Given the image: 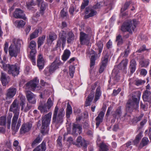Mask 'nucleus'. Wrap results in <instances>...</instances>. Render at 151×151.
<instances>
[{
  "label": "nucleus",
  "instance_id": "4be33fe9",
  "mask_svg": "<svg viewBox=\"0 0 151 151\" xmlns=\"http://www.w3.org/2000/svg\"><path fill=\"white\" fill-rule=\"evenodd\" d=\"M57 35L55 33H50L48 37H47V42L48 43L51 44L53 41L57 39Z\"/></svg>",
  "mask_w": 151,
  "mask_h": 151
},
{
  "label": "nucleus",
  "instance_id": "412c9836",
  "mask_svg": "<svg viewBox=\"0 0 151 151\" xmlns=\"http://www.w3.org/2000/svg\"><path fill=\"white\" fill-rule=\"evenodd\" d=\"M38 109L43 114H45L47 112L49 109L47 108L45 103L40 102L38 107Z\"/></svg>",
  "mask_w": 151,
  "mask_h": 151
},
{
  "label": "nucleus",
  "instance_id": "4c0bfd02",
  "mask_svg": "<svg viewBox=\"0 0 151 151\" xmlns=\"http://www.w3.org/2000/svg\"><path fill=\"white\" fill-rule=\"evenodd\" d=\"M93 98V96L91 95H89L86 99L85 103V106H87L90 105V103Z\"/></svg>",
  "mask_w": 151,
  "mask_h": 151
},
{
  "label": "nucleus",
  "instance_id": "f03ea898",
  "mask_svg": "<svg viewBox=\"0 0 151 151\" xmlns=\"http://www.w3.org/2000/svg\"><path fill=\"white\" fill-rule=\"evenodd\" d=\"M141 95V93L139 91H136L133 92L132 97L129 99L127 103L126 106L129 110L132 111L138 109Z\"/></svg>",
  "mask_w": 151,
  "mask_h": 151
},
{
  "label": "nucleus",
  "instance_id": "774afa93",
  "mask_svg": "<svg viewBox=\"0 0 151 151\" xmlns=\"http://www.w3.org/2000/svg\"><path fill=\"white\" fill-rule=\"evenodd\" d=\"M27 8L29 9L30 7L33 6H35V3L33 1H30L27 3Z\"/></svg>",
  "mask_w": 151,
  "mask_h": 151
},
{
  "label": "nucleus",
  "instance_id": "c85d7f7f",
  "mask_svg": "<svg viewBox=\"0 0 151 151\" xmlns=\"http://www.w3.org/2000/svg\"><path fill=\"white\" fill-rule=\"evenodd\" d=\"M41 30L40 28H39L36 29L35 31L30 35V40H31L37 37L38 33L40 32L41 33Z\"/></svg>",
  "mask_w": 151,
  "mask_h": 151
},
{
  "label": "nucleus",
  "instance_id": "69168bd1",
  "mask_svg": "<svg viewBox=\"0 0 151 151\" xmlns=\"http://www.w3.org/2000/svg\"><path fill=\"white\" fill-rule=\"evenodd\" d=\"M149 62L148 60L146 61H143L141 63V65L142 67H146L149 65Z\"/></svg>",
  "mask_w": 151,
  "mask_h": 151
},
{
  "label": "nucleus",
  "instance_id": "680f3d73",
  "mask_svg": "<svg viewBox=\"0 0 151 151\" xmlns=\"http://www.w3.org/2000/svg\"><path fill=\"white\" fill-rule=\"evenodd\" d=\"M44 74L47 76H50L52 73L50 72L49 68L48 67L46 68L44 71Z\"/></svg>",
  "mask_w": 151,
  "mask_h": 151
},
{
  "label": "nucleus",
  "instance_id": "5701e85b",
  "mask_svg": "<svg viewBox=\"0 0 151 151\" xmlns=\"http://www.w3.org/2000/svg\"><path fill=\"white\" fill-rule=\"evenodd\" d=\"M97 145L99 147V151H108L109 150L108 146L104 142L97 144Z\"/></svg>",
  "mask_w": 151,
  "mask_h": 151
},
{
  "label": "nucleus",
  "instance_id": "c03bdc74",
  "mask_svg": "<svg viewBox=\"0 0 151 151\" xmlns=\"http://www.w3.org/2000/svg\"><path fill=\"white\" fill-rule=\"evenodd\" d=\"M75 68L73 65H70L69 67V72L70 76L73 78L74 73L75 72Z\"/></svg>",
  "mask_w": 151,
  "mask_h": 151
},
{
  "label": "nucleus",
  "instance_id": "a211bd4d",
  "mask_svg": "<svg viewBox=\"0 0 151 151\" xmlns=\"http://www.w3.org/2000/svg\"><path fill=\"white\" fill-rule=\"evenodd\" d=\"M0 79L3 86H6L9 81V78L6 76L5 73L3 72L1 73Z\"/></svg>",
  "mask_w": 151,
  "mask_h": 151
},
{
  "label": "nucleus",
  "instance_id": "dca6fc26",
  "mask_svg": "<svg viewBox=\"0 0 151 151\" xmlns=\"http://www.w3.org/2000/svg\"><path fill=\"white\" fill-rule=\"evenodd\" d=\"M85 13L86 14L84 17L85 19H88L90 17H92L96 15L97 13L94 10L92 9L89 7H86L85 9Z\"/></svg>",
  "mask_w": 151,
  "mask_h": 151
},
{
  "label": "nucleus",
  "instance_id": "ea45409f",
  "mask_svg": "<svg viewBox=\"0 0 151 151\" xmlns=\"http://www.w3.org/2000/svg\"><path fill=\"white\" fill-rule=\"evenodd\" d=\"M16 24L18 27H23L25 25V22L22 20H17L14 22V24Z\"/></svg>",
  "mask_w": 151,
  "mask_h": 151
},
{
  "label": "nucleus",
  "instance_id": "49530a36",
  "mask_svg": "<svg viewBox=\"0 0 151 151\" xmlns=\"http://www.w3.org/2000/svg\"><path fill=\"white\" fill-rule=\"evenodd\" d=\"M122 114V111L121 110V108L120 107H118V108L116 109V110L114 114H113L114 116L115 117H116L117 116H120Z\"/></svg>",
  "mask_w": 151,
  "mask_h": 151
},
{
  "label": "nucleus",
  "instance_id": "b1692460",
  "mask_svg": "<svg viewBox=\"0 0 151 151\" xmlns=\"http://www.w3.org/2000/svg\"><path fill=\"white\" fill-rule=\"evenodd\" d=\"M46 149L45 143L43 142L42 143L35 148L33 151H45Z\"/></svg>",
  "mask_w": 151,
  "mask_h": 151
},
{
  "label": "nucleus",
  "instance_id": "393cba45",
  "mask_svg": "<svg viewBox=\"0 0 151 151\" xmlns=\"http://www.w3.org/2000/svg\"><path fill=\"white\" fill-rule=\"evenodd\" d=\"M136 65V62L134 60H132L130 61L129 69L132 73H133L135 71Z\"/></svg>",
  "mask_w": 151,
  "mask_h": 151
},
{
  "label": "nucleus",
  "instance_id": "2eb2a0df",
  "mask_svg": "<svg viewBox=\"0 0 151 151\" xmlns=\"http://www.w3.org/2000/svg\"><path fill=\"white\" fill-rule=\"evenodd\" d=\"M9 74H12L14 76L17 75L19 74V68L16 65H11L8 70Z\"/></svg>",
  "mask_w": 151,
  "mask_h": 151
},
{
  "label": "nucleus",
  "instance_id": "4468645a",
  "mask_svg": "<svg viewBox=\"0 0 151 151\" xmlns=\"http://www.w3.org/2000/svg\"><path fill=\"white\" fill-rule=\"evenodd\" d=\"M14 16L16 18L22 19L24 20H26L27 19L23 11L19 9H16L14 13Z\"/></svg>",
  "mask_w": 151,
  "mask_h": 151
},
{
  "label": "nucleus",
  "instance_id": "0e129e2a",
  "mask_svg": "<svg viewBox=\"0 0 151 151\" xmlns=\"http://www.w3.org/2000/svg\"><path fill=\"white\" fill-rule=\"evenodd\" d=\"M146 47L145 45H143L142 46V47H140V49L137 51V52L138 53H141L142 52H143L145 50H146L147 51H148L150 49H146Z\"/></svg>",
  "mask_w": 151,
  "mask_h": 151
},
{
  "label": "nucleus",
  "instance_id": "79ce46f5",
  "mask_svg": "<svg viewBox=\"0 0 151 151\" xmlns=\"http://www.w3.org/2000/svg\"><path fill=\"white\" fill-rule=\"evenodd\" d=\"M12 117V114L9 115L7 117L6 124L7 128L9 129H10L11 127V121Z\"/></svg>",
  "mask_w": 151,
  "mask_h": 151
},
{
  "label": "nucleus",
  "instance_id": "de8ad7c7",
  "mask_svg": "<svg viewBox=\"0 0 151 151\" xmlns=\"http://www.w3.org/2000/svg\"><path fill=\"white\" fill-rule=\"evenodd\" d=\"M6 117L2 116L0 117V125L4 126L6 124Z\"/></svg>",
  "mask_w": 151,
  "mask_h": 151
},
{
  "label": "nucleus",
  "instance_id": "20e7f679",
  "mask_svg": "<svg viewBox=\"0 0 151 151\" xmlns=\"http://www.w3.org/2000/svg\"><path fill=\"white\" fill-rule=\"evenodd\" d=\"M132 23L131 20L124 22L121 28V30L123 32H128L130 34H132L133 32L135 31L137 25L139 22L135 19H133Z\"/></svg>",
  "mask_w": 151,
  "mask_h": 151
},
{
  "label": "nucleus",
  "instance_id": "603ef678",
  "mask_svg": "<svg viewBox=\"0 0 151 151\" xmlns=\"http://www.w3.org/2000/svg\"><path fill=\"white\" fill-rule=\"evenodd\" d=\"M101 65L106 67L108 61V58L107 56H105L102 58L101 59Z\"/></svg>",
  "mask_w": 151,
  "mask_h": 151
},
{
  "label": "nucleus",
  "instance_id": "338daca9",
  "mask_svg": "<svg viewBox=\"0 0 151 151\" xmlns=\"http://www.w3.org/2000/svg\"><path fill=\"white\" fill-rule=\"evenodd\" d=\"M4 47V50L6 54H7L8 52V48L9 46V44L7 42H5Z\"/></svg>",
  "mask_w": 151,
  "mask_h": 151
},
{
  "label": "nucleus",
  "instance_id": "bb28decb",
  "mask_svg": "<svg viewBox=\"0 0 151 151\" xmlns=\"http://www.w3.org/2000/svg\"><path fill=\"white\" fill-rule=\"evenodd\" d=\"M82 129L81 126L79 124H74L73 127V130L74 133H76L78 131V133L80 134L81 132Z\"/></svg>",
  "mask_w": 151,
  "mask_h": 151
},
{
  "label": "nucleus",
  "instance_id": "09e8293b",
  "mask_svg": "<svg viewBox=\"0 0 151 151\" xmlns=\"http://www.w3.org/2000/svg\"><path fill=\"white\" fill-rule=\"evenodd\" d=\"M77 6L75 4H71L69 9V12L73 14L75 10L76 9Z\"/></svg>",
  "mask_w": 151,
  "mask_h": 151
},
{
  "label": "nucleus",
  "instance_id": "c9c22d12",
  "mask_svg": "<svg viewBox=\"0 0 151 151\" xmlns=\"http://www.w3.org/2000/svg\"><path fill=\"white\" fill-rule=\"evenodd\" d=\"M22 42V41L19 39H14L13 40L12 43L11 45H15L18 48H20Z\"/></svg>",
  "mask_w": 151,
  "mask_h": 151
},
{
  "label": "nucleus",
  "instance_id": "f704fd0d",
  "mask_svg": "<svg viewBox=\"0 0 151 151\" xmlns=\"http://www.w3.org/2000/svg\"><path fill=\"white\" fill-rule=\"evenodd\" d=\"M46 36L45 35H43L42 37L38 38V47L40 48L43 44L44 41L45 39Z\"/></svg>",
  "mask_w": 151,
  "mask_h": 151
},
{
  "label": "nucleus",
  "instance_id": "aec40b11",
  "mask_svg": "<svg viewBox=\"0 0 151 151\" xmlns=\"http://www.w3.org/2000/svg\"><path fill=\"white\" fill-rule=\"evenodd\" d=\"M142 98L144 101L151 102V92L147 90L145 91L143 93Z\"/></svg>",
  "mask_w": 151,
  "mask_h": 151
},
{
  "label": "nucleus",
  "instance_id": "3c124183",
  "mask_svg": "<svg viewBox=\"0 0 151 151\" xmlns=\"http://www.w3.org/2000/svg\"><path fill=\"white\" fill-rule=\"evenodd\" d=\"M114 0H107L106 2H105L104 4L106 6H108L110 7L109 9H111L112 6L113 4Z\"/></svg>",
  "mask_w": 151,
  "mask_h": 151
},
{
  "label": "nucleus",
  "instance_id": "72a5a7b5",
  "mask_svg": "<svg viewBox=\"0 0 151 151\" xmlns=\"http://www.w3.org/2000/svg\"><path fill=\"white\" fill-rule=\"evenodd\" d=\"M42 138L39 135L33 141L32 144L31 146L32 147H34L39 143H40L42 140Z\"/></svg>",
  "mask_w": 151,
  "mask_h": 151
},
{
  "label": "nucleus",
  "instance_id": "473e14b6",
  "mask_svg": "<svg viewBox=\"0 0 151 151\" xmlns=\"http://www.w3.org/2000/svg\"><path fill=\"white\" fill-rule=\"evenodd\" d=\"M72 108L71 106L68 102L67 104L66 111V116L67 118H68L70 117V115L72 113Z\"/></svg>",
  "mask_w": 151,
  "mask_h": 151
},
{
  "label": "nucleus",
  "instance_id": "7ed1b4c3",
  "mask_svg": "<svg viewBox=\"0 0 151 151\" xmlns=\"http://www.w3.org/2000/svg\"><path fill=\"white\" fill-rule=\"evenodd\" d=\"M96 45L97 47L96 48L95 50H96V52H98V54H96V55L95 52L94 50H91L90 51L89 49L87 50V53L91 56L90 66L91 68H92L95 64V60L96 58L100 56L103 47V44L101 41H98L96 43Z\"/></svg>",
  "mask_w": 151,
  "mask_h": 151
},
{
  "label": "nucleus",
  "instance_id": "bf43d9fd",
  "mask_svg": "<svg viewBox=\"0 0 151 151\" xmlns=\"http://www.w3.org/2000/svg\"><path fill=\"white\" fill-rule=\"evenodd\" d=\"M89 3V1L88 0H83V2L82 3L81 6V9H84L86 6L88 5Z\"/></svg>",
  "mask_w": 151,
  "mask_h": 151
},
{
  "label": "nucleus",
  "instance_id": "13d9d810",
  "mask_svg": "<svg viewBox=\"0 0 151 151\" xmlns=\"http://www.w3.org/2000/svg\"><path fill=\"white\" fill-rule=\"evenodd\" d=\"M67 33L66 31H61L59 34V37L62 38H65L66 39Z\"/></svg>",
  "mask_w": 151,
  "mask_h": 151
},
{
  "label": "nucleus",
  "instance_id": "6e6d98bb",
  "mask_svg": "<svg viewBox=\"0 0 151 151\" xmlns=\"http://www.w3.org/2000/svg\"><path fill=\"white\" fill-rule=\"evenodd\" d=\"M36 43L34 41H31L30 43L29 47L32 50V49L36 50Z\"/></svg>",
  "mask_w": 151,
  "mask_h": 151
},
{
  "label": "nucleus",
  "instance_id": "f3484780",
  "mask_svg": "<svg viewBox=\"0 0 151 151\" xmlns=\"http://www.w3.org/2000/svg\"><path fill=\"white\" fill-rule=\"evenodd\" d=\"M60 61L57 58L55 59L54 61L52 62L49 67H48L50 72L53 73L55 70L58 68V66L60 65Z\"/></svg>",
  "mask_w": 151,
  "mask_h": 151
},
{
  "label": "nucleus",
  "instance_id": "a18cd8bd",
  "mask_svg": "<svg viewBox=\"0 0 151 151\" xmlns=\"http://www.w3.org/2000/svg\"><path fill=\"white\" fill-rule=\"evenodd\" d=\"M46 104L47 108L49 110L53 106V102L52 101L51 99L50 98L48 99Z\"/></svg>",
  "mask_w": 151,
  "mask_h": 151
},
{
  "label": "nucleus",
  "instance_id": "423d86ee",
  "mask_svg": "<svg viewBox=\"0 0 151 151\" xmlns=\"http://www.w3.org/2000/svg\"><path fill=\"white\" fill-rule=\"evenodd\" d=\"M39 82V80L36 78L25 85V89L26 90H29L32 91L40 90L41 88V87L38 86Z\"/></svg>",
  "mask_w": 151,
  "mask_h": 151
},
{
  "label": "nucleus",
  "instance_id": "c756f323",
  "mask_svg": "<svg viewBox=\"0 0 151 151\" xmlns=\"http://www.w3.org/2000/svg\"><path fill=\"white\" fill-rule=\"evenodd\" d=\"M36 52V50L32 49L30 52V58L33 64L35 65V55Z\"/></svg>",
  "mask_w": 151,
  "mask_h": 151
},
{
  "label": "nucleus",
  "instance_id": "0eeeda50",
  "mask_svg": "<svg viewBox=\"0 0 151 151\" xmlns=\"http://www.w3.org/2000/svg\"><path fill=\"white\" fill-rule=\"evenodd\" d=\"M52 113L51 112L42 116V129H45L50 124Z\"/></svg>",
  "mask_w": 151,
  "mask_h": 151
},
{
  "label": "nucleus",
  "instance_id": "052dcab7",
  "mask_svg": "<svg viewBox=\"0 0 151 151\" xmlns=\"http://www.w3.org/2000/svg\"><path fill=\"white\" fill-rule=\"evenodd\" d=\"M144 115L143 114H141L139 116L134 117L133 119V121L136 122L140 121L143 116Z\"/></svg>",
  "mask_w": 151,
  "mask_h": 151
},
{
  "label": "nucleus",
  "instance_id": "39448f33",
  "mask_svg": "<svg viewBox=\"0 0 151 151\" xmlns=\"http://www.w3.org/2000/svg\"><path fill=\"white\" fill-rule=\"evenodd\" d=\"M58 110V108L56 106L55 108L52 120V123H55L56 125H60L62 123L65 115L64 109L62 108L59 110L57 116Z\"/></svg>",
  "mask_w": 151,
  "mask_h": 151
},
{
  "label": "nucleus",
  "instance_id": "e433bc0d",
  "mask_svg": "<svg viewBox=\"0 0 151 151\" xmlns=\"http://www.w3.org/2000/svg\"><path fill=\"white\" fill-rule=\"evenodd\" d=\"M68 37L67 42L68 43H70L73 40L74 38V36L73 34L71 32H69L68 34Z\"/></svg>",
  "mask_w": 151,
  "mask_h": 151
},
{
  "label": "nucleus",
  "instance_id": "4d7b16f0",
  "mask_svg": "<svg viewBox=\"0 0 151 151\" xmlns=\"http://www.w3.org/2000/svg\"><path fill=\"white\" fill-rule=\"evenodd\" d=\"M130 4L129 2H126L124 4V6L121 9V12H123L126 10L129 6Z\"/></svg>",
  "mask_w": 151,
  "mask_h": 151
},
{
  "label": "nucleus",
  "instance_id": "9d476101",
  "mask_svg": "<svg viewBox=\"0 0 151 151\" xmlns=\"http://www.w3.org/2000/svg\"><path fill=\"white\" fill-rule=\"evenodd\" d=\"M80 40L81 44L82 45H88L89 43V39L88 35L83 32H80Z\"/></svg>",
  "mask_w": 151,
  "mask_h": 151
},
{
  "label": "nucleus",
  "instance_id": "e2e57ef3",
  "mask_svg": "<svg viewBox=\"0 0 151 151\" xmlns=\"http://www.w3.org/2000/svg\"><path fill=\"white\" fill-rule=\"evenodd\" d=\"M145 81L139 79L135 81V84L137 86H139L145 83Z\"/></svg>",
  "mask_w": 151,
  "mask_h": 151
},
{
  "label": "nucleus",
  "instance_id": "5fc2aeb1",
  "mask_svg": "<svg viewBox=\"0 0 151 151\" xmlns=\"http://www.w3.org/2000/svg\"><path fill=\"white\" fill-rule=\"evenodd\" d=\"M45 61H37V66L40 70H42L44 66Z\"/></svg>",
  "mask_w": 151,
  "mask_h": 151
},
{
  "label": "nucleus",
  "instance_id": "9b49d317",
  "mask_svg": "<svg viewBox=\"0 0 151 151\" xmlns=\"http://www.w3.org/2000/svg\"><path fill=\"white\" fill-rule=\"evenodd\" d=\"M32 126V124L30 122H28L26 123H24L20 129V133L24 134L28 132L31 129Z\"/></svg>",
  "mask_w": 151,
  "mask_h": 151
},
{
  "label": "nucleus",
  "instance_id": "2f4dec72",
  "mask_svg": "<svg viewBox=\"0 0 151 151\" xmlns=\"http://www.w3.org/2000/svg\"><path fill=\"white\" fill-rule=\"evenodd\" d=\"M101 95V92L100 87H98L96 89V93L94 101L95 102L97 101L100 98V97Z\"/></svg>",
  "mask_w": 151,
  "mask_h": 151
},
{
  "label": "nucleus",
  "instance_id": "58836bf2",
  "mask_svg": "<svg viewBox=\"0 0 151 151\" xmlns=\"http://www.w3.org/2000/svg\"><path fill=\"white\" fill-rule=\"evenodd\" d=\"M80 144L81 146L83 147L84 148L85 150L84 151H87L86 149L88 145L89 144V142L88 141H86L84 139H83V140L80 143Z\"/></svg>",
  "mask_w": 151,
  "mask_h": 151
},
{
  "label": "nucleus",
  "instance_id": "a878e982",
  "mask_svg": "<svg viewBox=\"0 0 151 151\" xmlns=\"http://www.w3.org/2000/svg\"><path fill=\"white\" fill-rule=\"evenodd\" d=\"M70 54V52L69 50L66 49L64 50L62 56V60L64 61H66L69 58Z\"/></svg>",
  "mask_w": 151,
  "mask_h": 151
},
{
  "label": "nucleus",
  "instance_id": "864d4df0",
  "mask_svg": "<svg viewBox=\"0 0 151 151\" xmlns=\"http://www.w3.org/2000/svg\"><path fill=\"white\" fill-rule=\"evenodd\" d=\"M128 61V59H126L125 60H123L120 64L122 66L123 69H125L127 65Z\"/></svg>",
  "mask_w": 151,
  "mask_h": 151
},
{
  "label": "nucleus",
  "instance_id": "a19ab883",
  "mask_svg": "<svg viewBox=\"0 0 151 151\" xmlns=\"http://www.w3.org/2000/svg\"><path fill=\"white\" fill-rule=\"evenodd\" d=\"M129 46H128L127 49L124 52H123L121 53L120 56L118 58V59L120 58L121 57L126 58L127 57L129 54Z\"/></svg>",
  "mask_w": 151,
  "mask_h": 151
},
{
  "label": "nucleus",
  "instance_id": "1a4fd4ad",
  "mask_svg": "<svg viewBox=\"0 0 151 151\" xmlns=\"http://www.w3.org/2000/svg\"><path fill=\"white\" fill-rule=\"evenodd\" d=\"M20 51V48L13 45H11L9 49V55L12 57H16Z\"/></svg>",
  "mask_w": 151,
  "mask_h": 151
},
{
  "label": "nucleus",
  "instance_id": "f257e3e1",
  "mask_svg": "<svg viewBox=\"0 0 151 151\" xmlns=\"http://www.w3.org/2000/svg\"><path fill=\"white\" fill-rule=\"evenodd\" d=\"M20 107L18 101L15 99L10 106L9 111L13 112L14 115L12 118L11 124V129L12 134L14 135L18 132L21 125V120L19 119Z\"/></svg>",
  "mask_w": 151,
  "mask_h": 151
},
{
  "label": "nucleus",
  "instance_id": "f8f14e48",
  "mask_svg": "<svg viewBox=\"0 0 151 151\" xmlns=\"http://www.w3.org/2000/svg\"><path fill=\"white\" fill-rule=\"evenodd\" d=\"M36 3L40 8V14L42 15L47 6V4L43 0H36Z\"/></svg>",
  "mask_w": 151,
  "mask_h": 151
},
{
  "label": "nucleus",
  "instance_id": "7c9ffc66",
  "mask_svg": "<svg viewBox=\"0 0 151 151\" xmlns=\"http://www.w3.org/2000/svg\"><path fill=\"white\" fill-rule=\"evenodd\" d=\"M149 142L147 138L143 137L139 145V147L140 148H142L143 147L147 145L149 143Z\"/></svg>",
  "mask_w": 151,
  "mask_h": 151
},
{
  "label": "nucleus",
  "instance_id": "6ab92c4d",
  "mask_svg": "<svg viewBox=\"0 0 151 151\" xmlns=\"http://www.w3.org/2000/svg\"><path fill=\"white\" fill-rule=\"evenodd\" d=\"M104 114V112L101 111L96 118V128L98 127L100 124L102 122Z\"/></svg>",
  "mask_w": 151,
  "mask_h": 151
},
{
  "label": "nucleus",
  "instance_id": "37998d69",
  "mask_svg": "<svg viewBox=\"0 0 151 151\" xmlns=\"http://www.w3.org/2000/svg\"><path fill=\"white\" fill-rule=\"evenodd\" d=\"M116 41L117 42L118 45H122L123 44V40L121 35H119L116 37Z\"/></svg>",
  "mask_w": 151,
  "mask_h": 151
},
{
  "label": "nucleus",
  "instance_id": "6e6552de",
  "mask_svg": "<svg viewBox=\"0 0 151 151\" xmlns=\"http://www.w3.org/2000/svg\"><path fill=\"white\" fill-rule=\"evenodd\" d=\"M29 90H25L27 99L29 103L32 104H35L36 101V96Z\"/></svg>",
  "mask_w": 151,
  "mask_h": 151
},
{
  "label": "nucleus",
  "instance_id": "8fccbe9b",
  "mask_svg": "<svg viewBox=\"0 0 151 151\" xmlns=\"http://www.w3.org/2000/svg\"><path fill=\"white\" fill-rule=\"evenodd\" d=\"M1 64L2 65V68H3L4 70H8L9 68V66H11L10 64H6L5 62L3 61H1Z\"/></svg>",
  "mask_w": 151,
  "mask_h": 151
},
{
  "label": "nucleus",
  "instance_id": "cd10ccee",
  "mask_svg": "<svg viewBox=\"0 0 151 151\" xmlns=\"http://www.w3.org/2000/svg\"><path fill=\"white\" fill-rule=\"evenodd\" d=\"M66 39L65 38H62L60 37H59L57 41L56 44L57 47H60L62 45V47H63L66 42Z\"/></svg>",
  "mask_w": 151,
  "mask_h": 151
},
{
  "label": "nucleus",
  "instance_id": "ddd939ff",
  "mask_svg": "<svg viewBox=\"0 0 151 151\" xmlns=\"http://www.w3.org/2000/svg\"><path fill=\"white\" fill-rule=\"evenodd\" d=\"M17 91L16 88L13 87H11L9 88L6 91V99L13 98L16 94Z\"/></svg>",
  "mask_w": 151,
  "mask_h": 151
}]
</instances>
